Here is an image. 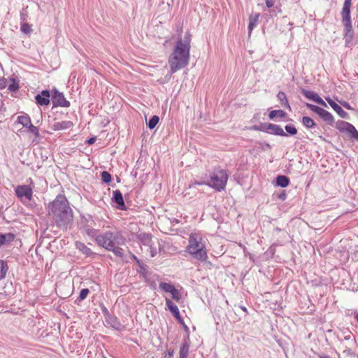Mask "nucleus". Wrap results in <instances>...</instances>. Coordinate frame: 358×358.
<instances>
[{
  "mask_svg": "<svg viewBox=\"0 0 358 358\" xmlns=\"http://www.w3.org/2000/svg\"><path fill=\"white\" fill-rule=\"evenodd\" d=\"M191 35L186 32L184 40L179 38L169 59L171 74L185 68L189 63Z\"/></svg>",
  "mask_w": 358,
  "mask_h": 358,
  "instance_id": "1",
  "label": "nucleus"
},
{
  "mask_svg": "<svg viewBox=\"0 0 358 358\" xmlns=\"http://www.w3.org/2000/svg\"><path fill=\"white\" fill-rule=\"evenodd\" d=\"M48 212L59 227H66L73 218L72 209L63 194H58L53 201L49 203Z\"/></svg>",
  "mask_w": 358,
  "mask_h": 358,
  "instance_id": "2",
  "label": "nucleus"
},
{
  "mask_svg": "<svg viewBox=\"0 0 358 358\" xmlns=\"http://www.w3.org/2000/svg\"><path fill=\"white\" fill-rule=\"evenodd\" d=\"M125 238L119 231H107L102 234H99L96 238V243L104 249L111 251L115 256L124 258V251L121 245L125 244Z\"/></svg>",
  "mask_w": 358,
  "mask_h": 358,
  "instance_id": "3",
  "label": "nucleus"
},
{
  "mask_svg": "<svg viewBox=\"0 0 358 358\" xmlns=\"http://www.w3.org/2000/svg\"><path fill=\"white\" fill-rule=\"evenodd\" d=\"M186 251L193 258L201 262H205L208 258L205 243L203 238L196 234H190Z\"/></svg>",
  "mask_w": 358,
  "mask_h": 358,
  "instance_id": "4",
  "label": "nucleus"
},
{
  "mask_svg": "<svg viewBox=\"0 0 358 358\" xmlns=\"http://www.w3.org/2000/svg\"><path fill=\"white\" fill-rule=\"evenodd\" d=\"M210 181L208 183L196 182L189 185V188L192 189L195 188L196 185L207 184L217 191L220 192L225 188L229 176L225 170L217 167L210 174Z\"/></svg>",
  "mask_w": 358,
  "mask_h": 358,
  "instance_id": "5",
  "label": "nucleus"
},
{
  "mask_svg": "<svg viewBox=\"0 0 358 358\" xmlns=\"http://www.w3.org/2000/svg\"><path fill=\"white\" fill-rule=\"evenodd\" d=\"M352 0H345L343 7L341 11L342 22L344 27V40L346 47H351L354 38V31L352 26L350 17V6Z\"/></svg>",
  "mask_w": 358,
  "mask_h": 358,
  "instance_id": "6",
  "label": "nucleus"
},
{
  "mask_svg": "<svg viewBox=\"0 0 358 358\" xmlns=\"http://www.w3.org/2000/svg\"><path fill=\"white\" fill-rule=\"evenodd\" d=\"M336 128L341 133L348 134L350 138L358 142V131L352 124L343 120H338L336 123Z\"/></svg>",
  "mask_w": 358,
  "mask_h": 358,
  "instance_id": "7",
  "label": "nucleus"
},
{
  "mask_svg": "<svg viewBox=\"0 0 358 358\" xmlns=\"http://www.w3.org/2000/svg\"><path fill=\"white\" fill-rule=\"evenodd\" d=\"M15 192L17 198L21 201H30L33 197V190L29 185H17L15 189Z\"/></svg>",
  "mask_w": 358,
  "mask_h": 358,
  "instance_id": "8",
  "label": "nucleus"
},
{
  "mask_svg": "<svg viewBox=\"0 0 358 358\" xmlns=\"http://www.w3.org/2000/svg\"><path fill=\"white\" fill-rule=\"evenodd\" d=\"M52 101L54 107L68 108L70 106V102L66 99L63 93L55 88L52 90Z\"/></svg>",
  "mask_w": 358,
  "mask_h": 358,
  "instance_id": "9",
  "label": "nucleus"
},
{
  "mask_svg": "<svg viewBox=\"0 0 358 358\" xmlns=\"http://www.w3.org/2000/svg\"><path fill=\"white\" fill-rule=\"evenodd\" d=\"M301 93L307 99H308L311 101H313L314 102H315L317 104L321 105L324 107H327V103L316 92H315L313 91L302 89Z\"/></svg>",
  "mask_w": 358,
  "mask_h": 358,
  "instance_id": "10",
  "label": "nucleus"
},
{
  "mask_svg": "<svg viewBox=\"0 0 358 358\" xmlns=\"http://www.w3.org/2000/svg\"><path fill=\"white\" fill-rule=\"evenodd\" d=\"M266 132L280 136H287L280 125L272 123H266Z\"/></svg>",
  "mask_w": 358,
  "mask_h": 358,
  "instance_id": "11",
  "label": "nucleus"
},
{
  "mask_svg": "<svg viewBox=\"0 0 358 358\" xmlns=\"http://www.w3.org/2000/svg\"><path fill=\"white\" fill-rule=\"evenodd\" d=\"M50 91L45 90L41 94L35 96L36 103L40 106H47L50 103Z\"/></svg>",
  "mask_w": 358,
  "mask_h": 358,
  "instance_id": "12",
  "label": "nucleus"
},
{
  "mask_svg": "<svg viewBox=\"0 0 358 358\" xmlns=\"http://www.w3.org/2000/svg\"><path fill=\"white\" fill-rule=\"evenodd\" d=\"M113 201L117 204L120 210H126V205L124 201L122 192L119 189L113 191Z\"/></svg>",
  "mask_w": 358,
  "mask_h": 358,
  "instance_id": "13",
  "label": "nucleus"
},
{
  "mask_svg": "<svg viewBox=\"0 0 358 358\" xmlns=\"http://www.w3.org/2000/svg\"><path fill=\"white\" fill-rule=\"evenodd\" d=\"M89 219L90 220L91 224H85V225L83 226V229L89 236L94 238L96 240V236H98L99 234H98V230L93 227L94 221L93 220L92 217L89 216Z\"/></svg>",
  "mask_w": 358,
  "mask_h": 358,
  "instance_id": "14",
  "label": "nucleus"
},
{
  "mask_svg": "<svg viewBox=\"0 0 358 358\" xmlns=\"http://www.w3.org/2000/svg\"><path fill=\"white\" fill-rule=\"evenodd\" d=\"M325 99L341 117L346 118L348 117V113L343 110V108L336 102H334L331 98L326 97Z\"/></svg>",
  "mask_w": 358,
  "mask_h": 358,
  "instance_id": "15",
  "label": "nucleus"
},
{
  "mask_svg": "<svg viewBox=\"0 0 358 358\" xmlns=\"http://www.w3.org/2000/svg\"><path fill=\"white\" fill-rule=\"evenodd\" d=\"M189 348H190V341L189 338L184 340L182 343L180 351H179V357L180 358H188V355L189 353Z\"/></svg>",
  "mask_w": 358,
  "mask_h": 358,
  "instance_id": "16",
  "label": "nucleus"
},
{
  "mask_svg": "<svg viewBox=\"0 0 358 358\" xmlns=\"http://www.w3.org/2000/svg\"><path fill=\"white\" fill-rule=\"evenodd\" d=\"M73 125V122L69 120L55 122L52 128L54 131L63 130L71 128Z\"/></svg>",
  "mask_w": 358,
  "mask_h": 358,
  "instance_id": "17",
  "label": "nucleus"
},
{
  "mask_svg": "<svg viewBox=\"0 0 358 358\" xmlns=\"http://www.w3.org/2000/svg\"><path fill=\"white\" fill-rule=\"evenodd\" d=\"M15 235L12 233H0V248L6 244H10L15 239Z\"/></svg>",
  "mask_w": 358,
  "mask_h": 358,
  "instance_id": "18",
  "label": "nucleus"
},
{
  "mask_svg": "<svg viewBox=\"0 0 358 358\" xmlns=\"http://www.w3.org/2000/svg\"><path fill=\"white\" fill-rule=\"evenodd\" d=\"M324 121L327 122L329 124L333 125L334 123V116L327 110L322 109L321 112L318 115Z\"/></svg>",
  "mask_w": 358,
  "mask_h": 358,
  "instance_id": "19",
  "label": "nucleus"
},
{
  "mask_svg": "<svg viewBox=\"0 0 358 358\" xmlns=\"http://www.w3.org/2000/svg\"><path fill=\"white\" fill-rule=\"evenodd\" d=\"M166 305L175 317H179L180 311L178 306L174 303H173L169 299H166Z\"/></svg>",
  "mask_w": 358,
  "mask_h": 358,
  "instance_id": "20",
  "label": "nucleus"
},
{
  "mask_svg": "<svg viewBox=\"0 0 358 358\" xmlns=\"http://www.w3.org/2000/svg\"><path fill=\"white\" fill-rule=\"evenodd\" d=\"M259 15H260L259 13H255V14L251 15L249 17V24H248L249 34H251L253 29L257 26Z\"/></svg>",
  "mask_w": 358,
  "mask_h": 358,
  "instance_id": "21",
  "label": "nucleus"
},
{
  "mask_svg": "<svg viewBox=\"0 0 358 358\" xmlns=\"http://www.w3.org/2000/svg\"><path fill=\"white\" fill-rule=\"evenodd\" d=\"M141 250L150 257H154L157 253V248L153 246V244L148 245L147 247L141 246Z\"/></svg>",
  "mask_w": 358,
  "mask_h": 358,
  "instance_id": "22",
  "label": "nucleus"
},
{
  "mask_svg": "<svg viewBox=\"0 0 358 358\" xmlns=\"http://www.w3.org/2000/svg\"><path fill=\"white\" fill-rule=\"evenodd\" d=\"M76 247L79 251H80L84 255H86L87 256H90L93 254V252L91 250V249L85 245V243L80 241L76 242Z\"/></svg>",
  "mask_w": 358,
  "mask_h": 358,
  "instance_id": "23",
  "label": "nucleus"
},
{
  "mask_svg": "<svg viewBox=\"0 0 358 358\" xmlns=\"http://www.w3.org/2000/svg\"><path fill=\"white\" fill-rule=\"evenodd\" d=\"M289 178L285 176H278L276 177V185L281 187H286L289 184Z\"/></svg>",
  "mask_w": 358,
  "mask_h": 358,
  "instance_id": "24",
  "label": "nucleus"
},
{
  "mask_svg": "<svg viewBox=\"0 0 358 358\" xmlns=\"http://www.w3.org/2000/svg\"><path fill=\"white\" fill-rule=\"evenodd\" d=\"M140 241L141 246H148V245L153 244L152 241V236L149 234H141L140 235Z\"/></svg>",
  "mask_w": 358,
  "mask_h": 358,
  "instance_id": "25",
  "label": "nucleus"
},
{
  "mask_svg": "<svg viewBox=\"0 0 358 358\" xmlns=\"http://www.w3.org/2000/svg\"><path fill=\"white\" fill-rule=\"evenodd\" d=\"M277 97L279 99V101L281 102V104L282 106L286 107V108H289V110L291 109V107L288 103V101H287V96H286V94L285 92H279L277 94Z\"/></svg>",
  "mask_w": 358,
  "mask_h": 358,
  "instance_id": "26",
  "label": "nucleus"
},
{
  "mask_svg": "<svg viewBox=\"0 0 358 358\" xmlns=\"http://www.w3.org/2000/svg\"><path fill=\"white\" fill-rule=\"evenodd\" d=\"M17 122L26 128L31 124V119L28 115L18 116Z\"/></svg>",
  "mask_w": 358,
  "mask_h": 358,
  "instance_id": "27",
  "label": "nucleus"
},
{
  "mask_svg": "<svg viewBox=\"0 0 358 358\" xmlns=\"http://www.w3.org/2000/svg\"><path fill=\"white\" fill-rule=\"evenodd\" d=\"M285 115L286 113L282 110H273L269 113L268 117L269 119L273 120L277 116L280 118H283Z\"/></svg>",
  "mask_w": 358,
  "mask_h": 358,
  "instance_id": "28",
  "label": "nucleus"
},
{
  "mask_svg": "<svg viewBox=\"0 0 358 358\" xmlns=\"http://www.w3.org/2000/svg\"><path fill=\"white\" fill-rule=\"evenodd\" d=\"M302 123L308 129L313 128L316 126L314 120L312 118L306 116L303 117Z\"/></svg>",
  "mask_w": 358,
  "mask_h": 358,
  "instance_id": "29",
  "label": "nucleus"
},
{
  "mask_svg": "<svg viewBox=\"0 0 358 358\" xmlns=\"http://www.w3.org/2000/svg\"><path fill=\"white\" fill-rule=\"evenodd\" d=\"M8 270V266L7 263L3 260H0V279H3L6 277Z\"/></svg>",
  "mask_w": 358,
  "mask_h": 358,
  "instance_id": "30",
  "label": "nucleus"
},
{
  "mask_svg": "<svg viewBox=\"0 0 358 358\" xmlns=\"http://www.w3.org/2000/svg\"><path fill=\"white\" fill-rule=\"evenodd\" d=\"M159 287L161 289H162L165 292H169V293H171L172 292V290L175 288V287L173 285H171L170 283H167V282H161V283H159Z\"/></svg>",
  "mask_w": 358,
  "mask_h": 358,
  "instance_id": "31",
  "label": "nucleus"
},
{
  "mask_svg": "<svg viewBox=\"0 0 358 358\" xmlns=\"http://www.w3.org/2000/svg\"><path fill=\"white\" fill-rule=\"evenodd\" d=\"M159 121V117L157 115H153L148 122L147 125L149 129H154Z\"/></svg>",
  "mask_w": 358,
  "mask_h": 358,
  "instance_id": "32",
  "label": "nucleus"
},
{
  "mask_svg": "<svg viewBox=\"0 0 358 358\" xmlns=\"http://www.w3.org/2000/svg\"><path fill=\"white\" fill-rule=\"evenodd\" d=\"M108 323L115 329H120L122 327V324L117 320L116 317L110 318V320H108Z\"/></svg>",
  "mask_w": 358,
  "mask_h": 358,
  "instance_id": "33",
  "label": "nucleus"
},
{
  "mask_svg": "<svg viewBox=\"0 0 358 358\" xmlns=\"http://www.w3.org/2000/svg\"><path fill=\"white\" fill-rule=\"evenodd\" d=\"M285 129V131L292 136H294L297 134L296 128L292 124H287Z\"/></svg>",
  "mask_w": 358,
  "mask_h": 358,
  "instance_id": "34",
  "label": "nucleus"
},
{
  "mask_svg": "<svg viewBox=\"0 0 358 358\" xmlns=\"http://www.w3.org/2000/svg\"><path fill=\"white\" fill-rule=\"evenodd\" d=\"M12 83L8 85V90L10 92H16L19 89V84L15 79H11Z\"/></svg>",
  "mask_w": 358,
  "mask_h": 358,
  "instance_id": "35",
  "label": "nucleus"
},
{
  "mask_svg": "<svg viewBox=\"0 0 358 358\" xmlns=\"http://www.w3.org/2000/svg\"><path fill=\"white\" fill-rule=\"evenodd\" d=\"M111 175L107 171L101 173V180L105 183H109L111 181Z\"/></svg>",
  "mask_w": 358,
  "mask_h": 358,
  "instance_id": "36",
  "label": "nucleus"
},
{
  "mask_svg": "<svg viewBox=\"0 0 358 358\" xmlns=\"http://www.w3.org/2000/svg\"><path fill=\"white\" fill-rule=\"evenodd\" d=\"M27 128L28 129V131L33 134L36 137L39 136V135H40L39 130L36 127H35L32 124H31Z\"/></svg>",
  "mask_w": 358,
  "mask_h": 358,
  "instance_id": "37",
  "label": "nucleus"
},
{
  "mask_svg": "<svg viewBox=\"0 0 358 358\" xmlns=\"http://www.w3.org/2000/svg\"><path fill=\"white\" fill-rule=\"evenodd\" d=\"M306 106L308 108H309L310 110H312L313 112L317 113V115L320 114V113L321 112L322 110V108L317 106H315V105H313V104H311V103H306Z\"/></svg>",
  "mask_w": 358,
  "mask_h": 358,
  "instance_id": "38",
  "label": "nucleus"
},
{
  "mask_svg": "<svg viewBox=\"0 0 358 358\" xmlns=\"http://www.w3.org/2000/svg\"><path fill=\"white\" fill-rule=\"evenodd\" d=\"M171 297L173 300L176 301H179L181 298V294L178 289H177L176 287L172 290L171 292Z\"/></svg>",
  "mask_w": 358,
  "mask_h": 358,
  "instance_id": "39",
  "label": "nucleus"
},
{
  "mask_svg": "<svg viewBox=\"0 0 358 358\" xmlns=\"http://www.w3.org/2000/svg\"><path fill=\"white\" fill-rule=\"evenodd\" d=\"M90 293V290L87 288L82 289L80 292V295L78 299L79 301L84 300Z\"/></svg>",
  "mask_w": 358,
  "mask_h": 358,
  "instance_id": "40",
  "label": "nucleus"
},
{
  "mask_svg": "<svg viewBox=\"0 0 358 358\" xmlns=\"http://www.w3.org/2000/svg\"><path fill=\"white\" fill-rule=\"evenodd\" d=\"M21 31L24 34H29L31 31V28L28 24H22Z\"/></svg>",
  "mask_w": 358,
  "mask_h": 358,
  "instance_id": "41",
  "label": "nucleus"
},
{
  "mask_svg": "<svg viewBox=\"0 0 358 358\" xmlns=\"http://www.w3.org/2000/svg\"><path fill=\"white\" fill-rule=\"evenodd\" d=\"M252 129L255 130V131H266V123H264V124H262L260 126H258V125H254L252 127Z\"/></svg>",
  "mask_w": 358,
  "mask_h": 358,
  "instance_id": "42",
  "label": "nucleus"
},
{
  "mask_svg": "<svg viewBox=\"0 0 358 358\" xmlns=\"http://www.w3.org/2000/svg\"><path fill=\"white\" fill-rule=\"evenodd\" d=\"M265 1H266V7L268 8H271L275 6L277 0H265Z\"/></svg>",
  "mask_w": 358,
  "mask_h": 358,
  "instance_id": "43",
  "label": "nucleus"
},
{
  "mask_svg": "<svg viewBox=\"0 0 358 358\" xmlns=\"http://www.w3.org/2000/svg\"><path fill=\"white\" fill-rule=\"evenodd\" d=\"M7 85V80L4 78H0V90L3 89Z\"/></svg>",
  "mask_w": 358,
  "mask_h": 358,
  "instance_id": "44",
  "label": "nucleus"
},
{
  "mask_svg": "<svg viewBox=\"0 0 358 358\" xmlns=\"http://www.w3.org/2000/svg\"><path fill=\"white\" fill-rule=\"evenodd\" d=\"M339 103L346 109L352 110V108L350 106V103L345 101H339Z\"/></svg>",
  "mask_w": 358,
  "mask_h": 358,
  "instance_id": "45",
  "label": "nucleus"
},
{
  "mask_svg": "<svg viewBox=\"0 0 358 358\" xmlns=\"http://www.w3.org/2000/svg\"><path fill=\"white\" fill-rule=\"evenodd\" d=\"M89 216L90 215H88L87 217H82L81 224H83V226H84L85 224H91L90 220L89 219Z\"/></svg>",
  "mask_w": 358,
  "mask_h": 358,
  "instance_id": "46",
  "label": "nucleus"
},
{
  "mask_svg": "<svg viewBox=\"0 0 358 358\" xmlns=\"http://www.w3.org/2000/svg\"><path fill=\"white\" fill-rule=\"evenodd\" d=\"M173 353H174V350L173 349L168 350V351H167L168 357L167 358H172Z\"/></svg>",
  "mask_w": 358,
  "mask_h": 358,
  "instance_id": "47",
  "label": "nucleus"
},
{
  "mask_svg": "<svg viewBox=\"0 0 358 358\" xmlns=\"http://www.w3.org/2000/svg\"><path fill=\"white\" fill-rule=\"evenodd\" d=\"M96 137H92L87 140V143L90 145H92L96 141Z\"/></svg>",
  "mask_w": 358,
  "mask_h": 358,
  "instance_id": "48",
  "label": "nucleus"
},
{
  "mask_svg": "<svg viewBox=\"0 0 358 358\" xmlns=\"http://www.w3.org/2000/svg\"><path fill=\"white\" fill-rule=\"evenodd\" d=\"M177 321L178 322V323H180V324H184V320L182 319V317L180 316V314L179 315V317H175Z\"/></svg>",
  "mask_w": 358,
  "mask_h": 358,
  "instance_id": "49",
  "label": "nucleus"
},
{
  "mask_svg": "<svg viewBox=\"0 0 358 358\" xmlns=\"http://www.w3.org/2000/svg\"><path fill=\"white\" fill-rule=\"evenodd\" d=\"M261 145H262V148H266V149H271V145L269 143H261Z\"/></svg>",
  "mask_w": 358,
  "mask_h": 358,
  "instance_id": "50",
  "label": "nucleus"
},
{
  "mask_svg": "<svg viewBox=\"0 0 358 358\" xmlns=\"http://www.w3.org/2000/svg\"><path fill=\"white\" fill-rule=\"evenodd\" d=\"M279 198L282 199V200H285V198H286V194L285 193H282L281 194L280 196H279Z\"/></svg>",
  "mask_w": 358,
  "mask_h": 358,
  "instance_id": "51",
  "label": "nucleus"
},
{
  "mask_svg": "<svg viewBox=\"0 0 358 358\" xmlns=\"http://www.w3.org/2000/svg\"><path fill=\"white\" fill-rule=\"evenodd\" d=\"M319 357L320 358H331L329 355H320Z\"/></svg>",
  "mask_w": 358,
  "mask_h": 358,
  "instance_id": "52",
  "label": "nucleus"
},
{
  "mask_svg": "<svg viewBox=\"0 0 358 358\" xmlns=\"http://www.w3.org/2000/svg\"><path fill=\"white\" fill-rule=\"evenodd\" d=\"M240 308L245 313H248V310L245 306H241Z\"/></svg>",
  "mask_w": 358,
  "mask_h": 358,
  "instance_id": "53",
  "label": "nucleus"
},
{
  "mask_svg": "<svg viewBox=\"0 0 358 358\" xmlns=\"http://www.w3.org/2000/svg\"><path fill=\"white\" fill-rule=\"evenodd\" d=\"M182 325L185 331H188V329H189L188 327L185 323H184V324H182Z\"/></svg>",
  "mask_w": 358,
  "mask_h": 358,
  "instance_id": "54",
  "label": "nucleus"
},
{
  "mask_svg": "<svg viewBox=\"0 0 358 358\" xmlns=\"http://www.w3.org/2000/svg\"><path fill=\"white\" fill-rule=\"evenodd\" d=\"M271 16H272V15H276V13H275V11L274 10H271Z\"/></svg>",
  "mask_w": 358,
  "mask_h": 358,
  "instance_id": "55",
  "label": "nucleus"
},
{
  "mask_svg": "<svg viewBox=\"0 0 358 358\" xmlns=\"http://www.w3.org/2000/svg\"><path fill=\"white\" fill-rule=\"evenodd\" d=\"M355 318L357 320L358 322V313H355Z\"/></svg>",
  "mask_w": 358,
  "mask_h": 358,
  "instance_id": "56",
  "label": "nucleus"
},
{
  "mask_svg": "<svg viewBox=\"0 0 358 358\" xmlns=\"http://www.w3.org/2000/svg\"><path fill=\"white\" fill-rule=\"evenodd\" d=\"M132 257H133L134 259H135L136 261H137L138 262V259L136 258V256L132 255Z\"/></svg>",
  "mask_w": 358,
  "mask_h": 358,
  "instance_id": "57",
  "label": "nucleus"
},
{
  "mask_svg": "<svg viewBox=\"0 0 358 358\" xmlns=\"http://www.w3.org/2000/svg\"><path fill=\"white\" fill-rule=\"evenodd\" d=\"M275 8H276V9H278V10H279V11H280V10H280V8L278 6H275Z\"/></svg>",
  "mask_w": 358,
  "mask_h": 358,
  "instance_id": "58",
  "label": "nucleus"
},
{
  "mask_svg": "<svg viewBox=\"0 0 358 358\" xmlns=\"http://www.w3.org/2000/svg\"><path fill=\"white\" fill-rule=\"evenodd\" d=\"M152 358H154V357H152Z\"/></svg>",
  "mask_w": 358,
  "mask_h": 358,
  "instance_id": "59",
  "label": "nucleus"
}]
</instances>
